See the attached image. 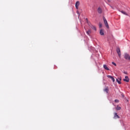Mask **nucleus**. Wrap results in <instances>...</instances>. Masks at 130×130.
<instances>
[{"instance_id": "1", "label": "nucleus", "mask_w": 130, "mask_h": 130, "mask_svg": "<svg viewBox=\"0 0 130 130\" xmlns=\"http://www.w3.org/2000/svg\"><path fill=\"white\" fill-rule=\"evenodd\" d=\"M103 20L105 24V26L106 27V28H107V29H109V25H108V22H107L106 18H105V17H103Z\"/></svg>"}, {"instance_id": "2", "label": "nucleus", "mask_w": 130, "mask_h": 130, "mask_svg": "<svg viewBox=\"0 0 130 130\" xmlns=\"http://www.w3.org/2000/svg\"><path fill=\"white\" fill-rule=\"evenodd\" d=\"M117 53H118V55L119 57L120 58L121 57V52H120V49L119 48H117L116 49Z\"/></svg>"}, {"instance_id": "20", "label": "nucleus", "mask_w": 130, "mask_h": 130, "mask_svg": "<svg viewBox=\"0 0 130 130\" xmlns=\"http://www.w3.org/2000/svg\"><path fill=\"white\" fill-rule=\"evenodd\" d=\"M124 74H125V75H127V72L124 71Z\"/></svg>"}, {"instance_id": "11", "label": "nucleus", "mask_w": 130, "mask_h": 130, "mask_svg": "<svg viewBox=\"0 0 130 130\" xmlns=\"http://www.w3.org/2000/svg\"><path fill=\"white\" fill-rule=\"evenodd\" d=\"M100 33L101 35H104V32L103 31V30H102V29L100 30Z\"/></svg>"}, {"instance_id": "5", "label": "nucleus", "mask_w": 130, "mask_h": 130, "mask_svg": "<svg viewBox=\"0 0 130 130\" xmlns=\"http://www.w3.org/2000/svg\"><path fill=\"white\" fill-rule=\"evenodd\" d=\"M80 6V2L79 1H77L76 4H75V8L78 10L79 9V6Z\"/></svg>"}, {"instance_id": "18", "label": "nucleus", "mask_w": 130, "mask_h": 130, "mask_svg": "<svg viewBox=\"0 0 130 130\" xmlns=\"http://www.w3.org/2000/svg\"><path fill=\"white\" fill-rule=\"evenodd\" d=\"M92 29H93V30H94L95 31H96V27L95 26H92Z\"/></svg>"}, {"instance_id": "15", "label": "nucleus", "mask_w": 130, "mask_h": 130, "mask_svg": "<svg viewBox=\"0 0 130 130\" xmlns=\"http://www.w3.org/2000/svg\"><path fill=\"white\" fill-rule=\"evenodd\" d=\"M116 82L119 84H121V82H120V79L119 80L118 79H116Z\"/></svg>"}, {"instance_id": "12", "label": "nucleus", "mask_w": 130, "mask_h": 130, "mask_svg": "<svg viewBox=\"0 0 130 130\" xmlns=\"http://www.w3.org/2000/svg\"><path fill=\"white\" fill-rule=\"evenodd\" d=\"M120 12H121V13H122V14H123V15H126V16H127V14L126 12H124L123 11H121Z\"/></svg>"}, {"instance_id": "7", "label": "nucleus", "mask_w": 130, "mask_h": 130, "mask_svg": "<svg viewBox=\"0 0 130 130\" xmlns=\"http://www.w3.org/2000/svg\"><path fill=\"white\" fill-rule=\"evenodd\" d=\"M98 12L99 14H102V9H101L100 7H99L98 9Z\"/></svg>"}, {"instance_id": "10", "label": "nucleus", "mask_w": 130, "mask_h": 130, "mask_svg": "<svg viewBox=\"0 0 130 130\" xmlns=\"http://www.w3.org/2000/svg\"><path fill=\"white\" fill-rule=\"evenodd\" d=\"M104 68L105 69V70H106L107 71H109V68L107 67V65L106 64H104Z\"/></svg>"}, {"instance_id": "3", "label": "nucleus", "mask_w": 130, "mask_h": 130, "mask_svg": "<svg viewBox=\"0 0 130 130\" xmlns=\"http://www.w3.org/2000/svg\"><path fill=\"white\" fill-rule=\"evenodd\" d=\"M124 57L125 59H126L127 60H130V56L127 53H125L124 55Z\"/></svg>"}, {"instance_id": "17", "label": "nucleus", "mask_w": 130, "mask_h": 130, "mask_svg": "<svg viewBox=\"0 0 130 130\" xmlns=\"http://www.w3.org/2000/svg\"><path fill=\"white\" fill-rule=\"evenodd\" d=\"M112 64H113L114 66H115V67H116V63H115V62H112Z\"/></svg>"}, {"instance_id": "23", "label": "nucleus", "mask_w": 130, "mask_h": 130, "mask_svg": "<svg viewBox=\"0 0 130 130\" xmlns=\"http://www.w3.org/2000/svg\"><path fill=\"white\" fill-rule=\"evenodd\" d=\"M86 20H88V19H87V18H86Z\"/></svg>"}, {"instance_id": "19", "label": "nucleus", "mask_w": 130, "mask_h": 130, "mask_svg": "<svg viewBox=\"0 0 130 130\" xmlns=\"http://www.w3.org/2000/svg\"><path fill=\"white\" fill-rule=\"evenodd\" d=\"M100 28H102V24H100Z\"/></svg>"}, {"instance_id": "21", "label": "nucleus", "mask_w": 130, "mask_h": 130, "mask_svg": "<svg viewBox=\"0 0 130 130\" xmlns=\"http://www.w3.org/2000/svg\"><path fill=\"white\" fill-rule=\"evenodd\" d=\"M77 14H79V11H77Z\"/></svg>"}, {"instance_id": "4", "label": "nucleus", "mask_w": 130, "mask_h": 130, "mask_svg": "<svg viewBox=\"0 0 130 130\" xmlns=\"http://www.w3.org/2000/svg\"><path fill=\"white\" fill-rule=\"evenodd\" d=\"M107 78H109V79H111L112 81L114 83L115 82V79H114V78L112 77V76L110 75H107Z\"/></svg>"}, {"instance_id": "6", "label": "nucleus", "mask_w": 130, "mask_h": 130, "mask_svg": "<svg viewBox=\"0 0 130 130\" xmlns=\"http://www.w3.org/2000/svg\"><path fill=\"white\" fill-rule=\"evenodd\" d=\"M124 82H126L128 83L129 82V79L128 78V76H125V79H123Z\"/></svg>"}, {"instance_id": "22", "label": "nucleus", "mask_w": 130, "mask_h": 130, "mask_svg": "<svg viewBox=\"0 0 130 130\" xmlns=\"http://www.w3.org/2000/svg\"><path fill=\"white\" fill-rule=\"evenodd\" d=\"M111 8H112V9H113V7H112V6H111Z\"/></svg>"}, {"instance_id": "14", "label": "nucleus", "mask_w": 130, "mask_h": 130, "mask_svg": "<svg viewBox=\"0 0 130 130\" xmlns=\"http://www.w3.org/2000/svg\"><path fill=\"white\" fill-rule=\"evenodd\" d=\"M120 109H121V108L120 107H119L118 105L117 106L116 110H120Z\"/></svg>"}, {"instance_id": "8", "label": "nucleus", "mask_w": 130, "mask_h": 130, "mask_svg": "<svg viewBox=\"0 0 130 130\" xmlns=\"http://www.w3.org/2000/svg\"><path fill=\"white\" fill-rule=\"evenodd\" d=\"M114 118H115V119H116V118H119V116L117 115V113H114Z\"/></svg>"}, {"instance_id": "16", "label": "nucleus", "mask_w": 130, "mask_h": 130, "mask_svg": "<svg viewBox=\"0 0 130 130\" xmlns=\"http://www.w3.org/2000/svg\"><path fill=\"white\" fill-rule=\"evenodd\" d=\"M115 102L116 103H118V102H119V100H115Z\"/></svg>"}, {"instance_id": "9", "label": "nucleus", "mask_w": 130, "mask_h": 130, "mask_svg": "<svg viewBox=\"0 0 130 130\" xmlns=\"http://www.w3.org/2000/svg\"><path fill=\"white\" fill-rule=\"evenodd\" d=\"M104 92H106V93H107V94H108V92H109V89L108 87H106V88H105V89H104Z\"/></svg>"}, {"instance_id": "13", "label": "nucleus", "mask_w": 130, "mask_h": 130, "mask_svg": "<svg viewBox=\"0 0 130 130\" xmlns=\"http://www.w3.org/2000/svg\"><path fill=\"white\" fill-rule=\"evenodd\" d=\"M86 33H87V35H90V34H91V30H89L87 31Z\"/></svg>"}]
</instances>
